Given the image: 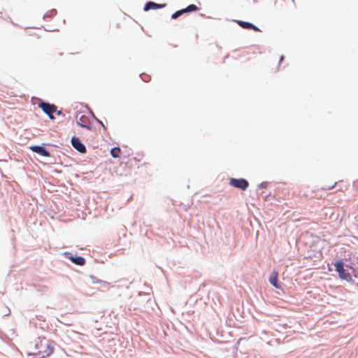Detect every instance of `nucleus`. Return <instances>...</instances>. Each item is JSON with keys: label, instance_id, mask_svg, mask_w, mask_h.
I'll use <instances>...</instances> for the list:
<instances>
[{"label": "nucleus", "instance_id": "nucleus-1", "mask_svg": "<svg viewBox=\"0 0 358 358\" xmlns=\"http://www.w3.org/2000/svg\"><path fill=\"white\" fill-rule=\"evenodd\" d=\"M331 266H334L335 271L338 273V276L341 280H345L351 284L355 283V280L351 277L350 271L345 268V262L342 259H338L337 260L332 262L331 264H328L329 271H331Z\"/></svg>", "mask_w": 358, "mask_h": 358}, {"label": "nucleus", "instance_id": "nucleus-2", "mask_svg": "<svg viewBox=\"0 0 358 358\" xmlns=\"http://www.w3.org/2000/svg\"><path fill=\"white\" fill-rule=\"evenodd\" d=\"M38 107L46 114L50 120H55L54 113L56 110V105L49 102L41 100L38 103Z\"/></svg>", "mask_w": 358, "mask_h": 358}, {"label": "nucleus", "instance_id": "nucleus-3", "mask_svg": "<svg viewBox=\"0 0 358 358\" xmlns=\"http://www.w3.org/2000/svg\"><path fill=\"white\" fill-rule=\"evenodd\" d=\"M63 255L65 258L69 259L76 265L83 266L86 263V259L82 256H78L76 252L73 253L71 252L66 251L63 253Z\"/></svg>", "mask_w": 358, "mask_h": 358}, {"label": "nucleus", "instance_id": "nucleus-4", "mask_svg": "<svg viewBox=\"0 0 358 358\" xmlns=\"http://www.w3.org/2000/svg\"><path fill=\"white\" fill-rule=\"evenodd\" d=\"M229 185L239 189L242 191H245L249 187L248 181L243 178H230L229 182Z\"/></svg>", "mask_w": 358, "mask_h": 358}, {"label": "nucleus", "instance_id": "nucleus-5", "mask_svg": "<svg viewBox=\"0 0 358 358\" xmlns=\"http://www.w3.org/2000/svg\"><path fill=\"white\" fill-rule=\"evenodd\" d=\"M29 150L42 157H50V152L46 148L45 143L41 145H31L29 147Z\"/></svg>", "mask_w": 358, "mask_h": 358}, {"label": "nucleus", "instance_id": "nucleus-6", "mask_svg": "<svg viewBox=\"0 0 358 358\" xmlns=\"http://www.w3.org/2000/svg\"><path fill=\"white\" fill-rule=\"evenodd\" d=\"M199 10V8L197 6H196L195 4H189L186 8H182L180 10L176 11L175 13H173L171 15V17L173 20H176L185 13L195 12Z\"/></svg>", "mask_w": 358, "mask_h": 358}, {"label": "nucleus", "instance_id": "nucleus-7", "mask_svg": "<svg viewBox=\"0 0 358 358\" xmlns=\"http://www.w3.org/2000/svg\"><path fill=\"white\" fill-rule=\"evenodd\" d=\"M71 143L73 148L78 152L81 154H85L87 152L86 146L83 143L78 137L76 136H72L71 139Z\"/></svg>", "mask_w": 358, "mask_h": 358}, {"label": "nucleus", "instance_id": "nucleus-8", "mask_svg": "<svg viewBox=\"0 0 358 358\" xmlns=\"http://www.w3.org/2000/svg\"><path fill=\"white\" fill-rule=\"evenodd\" d=\"M270 284L276 289H282V282L278 280V272L276 270H273L268 278Z\"/></svg>", "mask_w": 358, "mask_h": 358}, {"label": "nucleus", "instance_id": "nucleus-9", "mask_svg": "<svg viewBox=\"0 0 358 358\" xmlns=\"http://www.w3.org/2000/svg\"><path fill=\"white\" fill-rule=\"evenodd\" d=\"M166 6V3H158L152 1H147L143 7V10L147 12L150 10L162 9Z\"/></svg>", "mask_w": 358, "mask_h": 358}, {"label": "nucleus", "instance_id": "nucleus-10", "mask_svg": "<svg viewBox=\"0 0 358 358\" xmlns=\"http://www.w3.org/2000/svg\"><path fill=\"white\" fill-rule=\"evenodd\" d=\"M235 22L243 29L260 31V29L254 24L243 20H236Z\"/></svg>", "mask_w": 358, "mask_h": 358}, {"label": "nucleus", "instance_id": "nucleus-11", "mask_svg": "<svg viewBox=\"0 0 358 358\" xmlns=\"http://www.w3.org/2000/svg\"><path fill=\"white\" fill-rule=\"evenodd\" d=\"M43 340L47 342L45 343L47 349L45 350H44L43 352H41V351L38 352L39 354H42V356L40 358H44L45 357H49L54 352V347L52 346V343H55V342L46 341V339L45 338H43Z\"/></svg>", "mask_w": 358, "mask_h": 358}, {"label": "nucleus", "instance_id": "nucleus-12", "mask_svg": "<svg viewBox=\"0 0 358 358\" xmlns=\"http://www.w3.org/2000/svg\"><path fill=\"white\" fill-rule=\"evenodd\" d=\"M85 119H86V117L85 115L80 116L79 117V119H77L76 124L79 127L90 131L92 129V126H91V124H87L85 122Z\"/></svg>", "mask_w": 358, "mask_h": 358}, {"label": "nucleus", "instance_id": "nucleus-13", "mask_svg": "<svg viewBox=\"0 0 358 358\" xmlns=\"http://www.w3.org/2000/svg\"><path fill=\"white\" fill-rule=\"evenodd\" d=\"M110 155L113 158H118L120 157V155L121 150H120V147L115 146V147L111 148V150L110 151Z\"/></svg>", "mask_w": 358, "mask_h": 358}, {"label": "nucleus", "instance_id": "nucleus-14", "mask_svg": "<svg viewBox=\"0 0 358 358\" xmlns=\"http://www.w3.org/2000/svg\"><path fill=\"white\" fill-rule=\"evenodd\" d=\"M57 10L55 8H52V9L50 10L49 11L46 12L43 15V18L44 20H45L47 18L52 19L57 14Z\"/></svg>", "mask_w": 358, "mask_h": 358}, {"label": "nucleus", "instance_id": "nucleus-15", "mask_svg": "<svg viewBox=\"0 0 358 358\" xmlns=\"http://www.w3.org/2000/svg\"><path fill=\"white\" fill-rule=\"evenodd\" d=\"M88 110H89V112H90V114L91 115V116L94 118V120L99 124H100L105 130L106 129V127H105V125L103 124V122L101 120H100L99 119H98L94 113H93V111L88 107L87 106Z\"/></svg>", "mask_w": 358, "mask_h": 358}, {"label": "nucleus", "instance_id": "nucleus-16", "mask_svg": "<svg viewBox=\"0 0 358 358\" xmlns=\"http://www.w3.org/2000/svg\"><path fill=\"white\" fill-rule=\"evenodd\" d=\"M94 284H100L103 288H108L109 286V283L108 282L102 280H96V281H94Z\"/></svg>", "mask_w": 358, "mask_h": 358}, {"label": "nucleus", "instance_id": "nucleus-17", "mask_svg": "<svg viewBox=\"0 0 358 358\" xmlns=\"http://www.w3.org/2000/svg\"><path fill=\"white\" fill-rule=\"evenodd\" d=\"M140 78L145 83H148L150 80L151 77L150 76L146 74V73H141L140 74Z\"/></svg>", "mask_w": 358, "mask_h": 358}, {"label": "nucleus", "instance_id": "nucleus-18", "mask_svg": "<svg viewBox=\"0 0 358 358\" xmlns=\"http://www.w3.org/2000/svg\"><path fill=\"white\" fill-rule=\"evenodd\" d=\"M138 296L144 297L143 301H148L150 299V294H148V293H145V292H138Z\"/></svg>", "mask_w": 358, "mask_h": 358}, {"label": "nucleus", "instance_id": "nucleus-19", "mask_svg": "<svg viewBox=\"0 0 358 358\" xmlns=\"http://www.w3.org/2000/svg\"><path fill=\"white\" fill-rule=\"evenodd\" d=\"M268 182L264 181L258 185L259 189H266L268 185Z\"/></svg>", "mask_w": 358, "mask_h": 358}, {"label": "nucleus", "instance_id": "nucleus-20", "mask_svg": "<svg viewBox=\"0 0 358 358\" xmlns=\"http://www.w3.org/2000/svg\"><path fill=\"white\" fill-rule=\"evenodd\" d=\"M345 268H346L348 271H352V269H355V267L354 266V264L352 263H345Z\"/></svg>", "mask_w": 358, "mask_h": 358}, {"label": "nucleus", "instance_id": "nucleus-21", "mask_svg": "<svg viewBox=\"0 0 358 358\" xmlns=\"http://www.w3.org/2000/svg\"><path fill=\"white\" fill-rule=\"evenodd\" d=\"M350 274H351V277L354 276L355 278H358V271L356 268L351 271Z\"/></svg>", "mask_w": 358, "mask_h": 358}, {"label": "nucleus", "instance_id": "nucleus-22", "mask_svg": "<svg viewBox=\"0 0 358 358\" xmlns=\"http://www.w3.org/2000/svg\"><path fill=\"white\" fill-rule=\"evenodd\" d=\"M45 145L46 146H49V147H55V148H60V145H62V143H60V145H56V144H53V143H45Z\"/></svg>", "mask_w": 358, "mask_h": 358}, {"label": "nucleus", "instance_id": "nucleus-23", "mask_svg": "<svg viewBox=\"0 0 358 358\" xmlns=\"http://www.w3.org/2000/svg\"><path fill=\"white\" fill-rule=\"evenodd\" d=\"M270 197L274 198V196L271 194V192H269L268 194H266L264 196V200L265 201H269V198Z\"/></svg>", "mask_w": 358, "mask_h": 358}, {"label": "nucleus", "instance_id": "nucleus-24", "mask_svg": "<svg viewBox=\"0 0 358 358\" xmlns=\"http://www.w3.org/2000/svg\"><path fill=\"white\" fill-rule=\"evenodd\" d=\"M55 113L59 116L62 115V111L61 110H57V107L56 106V110Z\"/></svg>", "mask_w": 358, "mask_h": 358}, {"label": "nucleus", "instance_id": "nucleus-25", "mask_svg": "<svg viewBox=\"0 0 358 358\" xmlns=\"http://www.w3.org/2000/svg\"><path fill=\"white\" fill-rule=\"evenodd\" d=\"M90 278H91L92 283H94V281H96V280H98L96 278V277H95V276H94L92 275H90Z\"/></svg>", "mask_w": 358, "mask_h": 358}, {"label": "nucleus", "instance_id": "nucleus-26", "mask_svg": "<svg viewBox=\"0 0 358 358\" xmlns=\"http://www.w3.org/2000/svg\"><path fill=\"white\" fill-rule=\"evenodd\" d=\"M284 59H285V57H284L283 55H282V56L280 57V60H279V64H278V65H279V66H280V64L284 61Z\"/></svg>", "mask_w": 358, "mask_h": 358}, {"label": "nucleus", "instance_id": "nucleus-27", "mask_svg": "<svg viewBox=\"0 0 358 358\" xmlns=\"http://www.w3.org/2000/svg\"><path fill=\"white\" fill-rule=\"evenodd\" d=\"M53 172H55V173H62V171H60V170H57V169H55V170L53 171Z\"/></svg>", "mask_w": 358, "mask_h": 358}, {"label": "nucleus", "instance_id": "nucleus-28", "mask_svg": "<svg viewBox=\"0 0 358 358\" xmlns=\"http://www.w3.org/2000/svg\"><path fill=\"white\" fill-rule=\"evenodd\" d=\"M204 286H205L204 283L201 284V285H200V286H199V289H201V288H203Z\"/></svg>", "mask_w": 358, "mask_h": 358}, {"label": "nucleus", "instance_id": "nucleus-29", "mask_svg": "<svg viewBox=\"0 0 358 358\" xmlns=\"http://www.w3.org/2000/svg\"><path fill=\"white\" fill-rule=\"evenodd\" d=\"M9 315H10V312L6 314L4 316H8Z\"/></svg>", "mask_w": 358, "mask_h": 358}, {"label": "nucleus", "instance_id": "nucleus-30", "mask_svg": "<svg viewBox=\"0 0 358 358\" xmlns=\"http://www.w3.org/2000/svg\"><path fill=\"white\" fill-rule=\"evenodd\" d=\"M333 187H334V186H332V187H329L328 189H331Z\"/></svg>", "mask_w": 358, "mask_h": 358}, {"label": "nucleus", "instance_id": "nucleus-31", "mask_svg": "<svg viewBox=\"0 0 358 358\" xmlns=\"http://www.w3.org/2000/svg\"><path fill=\"white\" fill-rule=\"evenodd\" d=\"M246 358H252L251 356H248Z\"/></svg>", "mask_w": 358, "mask_h": 358}, {"label": "nucleus", "instance_id": "nucleus-32", "mask_svg": "<svg viewBox=\"0 0 358 358\" xmlns=\"http://www.w3.org/2000/svg\"><path fill=\"white\" fill-rule=\"evenodd\" d=\"M254 2H256V0H253Z\"/></svg>", "mask_w": 358, "mask_h": 358}, {"label": "nucleus", "instance_id": "nucleus-33", "mask_svg": "<svg viewBox=\"0 0 358 358\" xmlns=\"http://www.w3.org/2000/svg\"><path fill=\"white\" fill-rule=\"evenodd\" d=\"M357 221L358 222V215H357Z\"/></svg>", "mask_w": 358, "mask_h": 358}, {"label": "nucleus", "instance_id": "nucleus-34", "mask_svg": "<svg viewBox=\"0 0 358 358\" xmlns=\"http://www.w3.org/2000/svg\"><path fill=\"white\" fill-rule=\"evenodd\" d=\"M357 259H358V256H357Z\"/></svg>", "mask_w": 358, "mask_h": 358}]
</instances>
